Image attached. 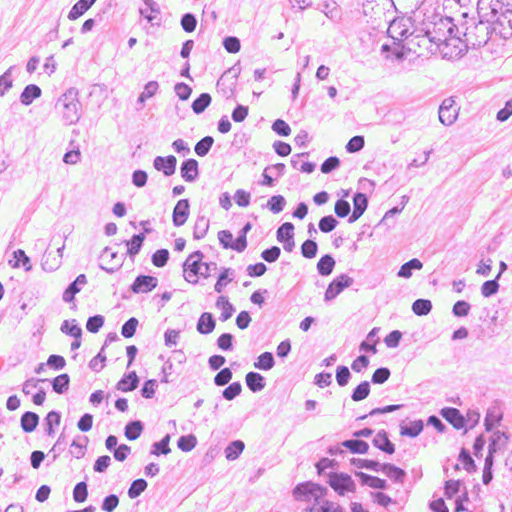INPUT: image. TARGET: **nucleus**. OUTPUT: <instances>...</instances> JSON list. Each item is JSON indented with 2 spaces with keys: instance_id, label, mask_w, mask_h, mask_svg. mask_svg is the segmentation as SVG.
I'll use <instances>...</instances> for the list:
<instances>
[{
  "instance_id": "nucleus-24",
  "label": "nucleus",
  "mask_w": 512,
  "mask_h": 512,
  "mask_svg": "<svg viewBox=\"0 0 512 512\" xmlns=\"http://www.w3.org/2000/svg\"><path fill=\"white\" fill-rule=\"evenodd\" d=\"M39 424V416L35 412L26 411L20 418V426L26 433L33 432Z\"/></svg>"
},
{
  "instance_id": "nucleus-47",
  "label": "nucleus",
  "mask_w": 512,
  "mask_h": 512,
  "mask_svg": "<svg viewBox=\"0 0 512 512\" xmlns=\"http://www.w3.org/2000/svg\"><path fill=\"white\" fill-rule=\"evenodd\" d=\"M432 310V302L428 299H417L412 304V311L417 316H425Z\"/></svg>"
},
{
  "instance_id": "nucleus-11",
  "label": "nucleus",
  "mask_w": 512,
  "mask_h": 512,
  "mask_svg": "<svg viewBox=\"0 0 512 512\" xmlns=\"http://www.w3.org/2000/svg\"><path fill=\"white\" fill-rule=\"evenodd\" d=\"M158 285V279L150 275H139L131 285V290L138 293H148L156 288Z\"/></svg>"
},
{
  "instance_id": "nucleus-21",
  "label": "nucleus",
  "mask_w": 512,
  "mask_h": 512,
  "mask_svg": "<svg viewBox=\"0 0 512 512\" xmlns=\"http://www.w3.org/2000/svg\"><path fill=\"white\" fill-rule=\"evenodd\" d=\"M380 471L395 483L402 484L406 478V472L391 463H383Z\"/></svg>"
},
{
  "instance_id": "nucleus-62",
  "label": "nucleus",
  "mask_w": 512,
  "mask_h": 512,
  "mask_svg": "<svg viewBox=\"0 0 512 512\" xmlns=\"http://www.w3.org/2000/svg\"><path fill=\"white\" fill-rule=\"evenodd\" d=\"M218 240L224 249H232L235 250V240H233V235L228 230H221L218 232Z\"/></svg>"
},
{
  "instance_id": "nucleus-2",
  "label": "nucleus",
  "mask_w": 512,
  "mask_h": 512,
  "mask_svg": "<svg viewBox=\"0 0 512 512\" xmlns=\"http://www.w3.org/2000/svg\"><path fill=\"white\" fill-rule=\"evenodd\" d=\"M54 109L64 125L76 124L82 114V104L79 100L78 90L74 87L66 90L57 99Z\"/></svg>"
},
{
  "instance_id": "nucleus-45",
  "label": "nucleus",
  "mask_w": 512,
  "mask_h": 512,
  "mask_svg": "<svg viewBox=\"0 0 512 512\" xmlns=\"http://www.w3.org/2000/svg\"><path fill=\"white\" fill-rule=\"evenodd\" d=\"M60 265V258H56L51 252L45 251L41 262L43 270L52 272L58 269Z\"/></svg>"
},
{
  "instance_id": "nucleus-44",
  "label": "nucleus",
  "mask_w": 512,
  "mask_h": 512,
  "mask_svg": "<svg viewBox=\"0 0 512 512\" xmlns=\"http://www.w3.org/2000/svg\"><path fill=\"white\" fill-rule=\"evenodd\" d=\"M350 463L359 469H368L374 472H379L382 467V464L378 461L368 459L352 458Z\"/></svg>"
},
{
  "instance_id": "nucleus-6",
  "label": "nucleus",
  "mask_w": 512,
  "mask_h": 512,
  "mask_svg": "<svg viewBox=\"0 0 512 512\" xmlns=\"http://www.w3.org/2000/svg\"><path fill=\"white\" fill-rule=\"evenodd\" d=\"M327 482L331 488L339 495L346 492H355L356 484L350 475L346 473L329 472Z\"/></svg>"
},
{
  "instance_id": "nucleus-23",
  "label": "nucleus",
  "mask_w": 512,
  "mask_h": 512,
  "mask_svg": "<svg viewBox=\"0 0 512 512\" xmlns=\"http://www.w3.org/2000/svg\"><path fill=\"white\" fill-rule=\"evenodd\" d=\"M310 512H344L343 508L336 502L329 501L322 497L310 508Z\"/></svg>"
},
{
  "instance_id": "nucleus-5",
  "label": "nucleus",
  "mask_w": 512,
  "mask_h": 512,
  "mask_svg": "<svg viewBox=\"0 0 512 512\" xmlns=\"http://www.w3.org/2000/svg\"><path fill=\"white\" fill-rule=\"evenodd\" d=\"M204 258V254L197 250L191 253L188 258L183 263L184 277L186 281L192 284L198 283V276L200 275V271L202 269V259Z\"/></svg>"
},
{
  "instance_id": "nucleus-40",
  "label": "nucleus",
  "mask_w": 512,
  "mask_h": 512,
  "mask_svg": "<svg viewBox=\"0 0 512 512\" xmlns=\"http://www.w3.org/2000/svg\"><path fill=\"white\" fill-rule=\"evenodd\" d=\"M51 384L54 392L63 394L69 389L70 377L66 373L60 374L51 381Z\"/></svg>"
},
{
  "instance_id": "nucleus-52",
  "label": "nucleus",
  "mask_w": 512,
  "mask_h": 512,
  "mask_svg": "<svg viewBox=\"0 0 512 512\" xmlns=\"http://www.w3.org/2000/svg\"><path fill=\"white\" fill-rule=\"evenodd\" d=\"M147 486L148 484L145 479L139 478L134 480L128 489V496L131 499L137 498L146 490Z\"/></svg>"
},
{
  "instance_id": "nucleus-13",
  "label": "nucleus",
  "mask_w": 512,
  "mask_h": 512,
  "mask_svg": "<svg viewBox=\"0 0 512 512\" xmlns=\"http://www.w3.org/2000/svg\"><path fill=\"white\" fill-rule=\"evenodd\" d=\"M177 159L173 155L166 157L157 156L153 160V166L157 171L163 172L165 176H171L176 171Z\"/></svg>"
},
{
  "instance_id": "nucleus-59",
  "label": "nucleus",
  "mask_w": 512,
  "mask_h": 512,
  "mask_svg": "<svg viewBox=\"0 0 512 512\" xmlns=\"http://www.w3.org/2000/svg\"><path fill=\"white\" fill-rule=\"evenodd\" d=\"M169 251L167 249H158L152 255L151 261L154 266L161 268L164 267L169 260Z\"/></svg>"
},
{
  "instance_id": "nucleus-30",
  "label": "nucleus",
  "mask_w": 512,
  "mask_h": 512,
  "mask_svg": "<svg viewBox=\"0 0 512 512\" xmlns=\"http://www.w3.org/2000/svg\"><path fill=\"white\" fill-rule=\"evenodd\" d=\"M335 260L330 254L323 255L317 263V271L321 276H328L333 272Z\"/></svg>"
},
{
  "instance_id": "nucleus-36",
  "label": "nucleus",
  "mask_w": 512,
  "mask_h": 512,
  "mask_svg": "<svg viewBox=\"0 0 512 512\" xmlns=\"http://www.w3.org/2000/svg\"><path fill=\"white\" fill-rule=\"evenodd\" d=\"M424 428L422 420L411 421L408 425L401 426V435L408 436L411 438L417 437Z\"/></svg>"
},
{
  "instance_id": "nucleus-15",
  "label": "nucleus",
  "mask_w": 512,
  "mask_h": 512,
  "mask_svg": "<svg viewBox=\"0 0 512 512\" xmlns=\"http://www.w3.org/2000/svg\"><path fill=\"white\" fill-rule=\"evenodd\" d=\"M368 206V198L364 193L357 192L353 196V211L348 218L349 223L357 221L365 212Z\"/></svg>"
},
{
  "instance_id": "nucleus-1",
  "label": "nucleus",
  "mask_w": 512,
  "mask_h": 512,
  "mask_svg": "<svg viewBox=\"0 0 512 512\" xmlns=\"http://www.w3.org/2000/svg\"><path fill=\"white\" fill-rule=\"evenodd\" d=\"M462 17L466 19L461 23V28L463 29L462 42L465 43L466 47L476 49L485 45L496 27H491L485 21H476L474 18L467 19L466 13H463Z\"/></svg>"
},
{
  "instance_id": "nucleus-41",
  "label": "nucleus",
  "mask_w": 512,
  "mask_h": 512,
  "mask_svg": "<svg viewBox=\"0 0 512 512\" xmlns=\"http://www.w3.org/2000/svg\"><path fill=\"white\" fill-rule=\"evenodd\" d=\"M275 360L271 352H264L260 354L257 361L254 363V367L259 370H270L274 367Z\"/></svg>"
},
{
  "instance_id": "nucleus-63",
  "label": "nucleus",
  "mask_w": 512,
  "mask_h": 512,
  "mask_svg": "<svg viewBox=\"0 0 512 512\" xmlns=\"http://www.w3.org/2000/svg\"><path fill=\"white\" fill-rule=\"evenodd\" d=\"M241 391L242 386L240 382H233L222 391V396L224 399L231 401L239 396Z\"/></svg>"
},
{
  "instance_id": "nucleus-48",
  "label": "nucleus",
  "mask_w": 512,
  "mask_h": 512,
  "mask_svg": "<svg viewBox=\"0 0 512 512\" xmlns=\"http://www.w3.org/2000/svg\"><path fill=\"white\" fill-rule=\"evenodd\" d=\"M370 394V383L368 381L361 382L354 388L351 394V399L355 402L366 399Z\"/></svg>"
},
{
  "instance_id": "nucleus-28",
  "label": "nucleus",
  "mask_w": 512,
  "mask_h": 512,
  "mask_svg": "<svg viewBox=\"0 0 512 512\" xmlns=\"http://www.w3.org/2000/svg\"><path fill=\"white\" fill-rule=\"evenodd\" d=\"M215 306L218 309L222 310V313L220 315V320L222 322H225L228 319H230L233 313L235 312L234 306L229 302L226 296H219L216 300Z\"/></svg>"
},
{
  "instance_id": "nucleus-9",
  "label": "nucleus",
  "mask_w": 512,
  "mask_h": 512,
  "mask_svg": "<svg viewBox=\"0 0 512 512\" xmlns=\"http://www.w3.org/2000/svg\"><path fill=\"white\" fill-rule=\"evenodd\" d=\"M439 121L445 125H452L458 116V109L455 107V101L452 97L443 100L439 107Z\"/></svg>"
},
{
  "instance_id": "nucleus-12",
  "label": "nucleus",
  "mask_w": 512,
  "mask_h": 512,
  "mask_svg": "<svg viewBox=\"0 0 512 512\" xmlns=\"http://www.w3.org/2000/svg\"><path fill=\"white\" fill-rule=\"evenodd\" d=\"M190 214V203L188 199H180L172 213V221L174 226L180 227L184 225Z\"/></svg>"
},
{
  "instance_id": "nucleus-60",
  "label": "nucleus",
  "mask_w": 512,
  "mask_h": 512,
  "mask_svg": "<svg viewBox=\"0 0 512 512\" xmlns=\"http://www.w3.org/2000/svg\"><path fill=\"white\" fill-rule=\"evenodd\" d=\"M338 225V221L332 215L324 216L320 219L318 226L320 231L323 233H329L333 231Z\"/></svg>"
},
{
  "instance_id": "nucleus-51",
  "label": "nucleus",
  "mask_w": 512,
  "mask_h": 512,
  "mask_svg": "<svg viewBox=\"0 0 512 512\" xmlns=\"http://www.w3.org/2000/svg\"><path fill=\"white\" fill-rule=\"evenodd\" d=\"M15 66L9 67L1 76H0V96H4L5 93L12 87L13 79L12 72L15 70Z\"/></svg>"
},
{
  "instance_id": "nucleus-8",
  "label": "nucleus",
  "mask_w": 512,
  "mask_h": 512,
  "mask_svg": "<svg viewBox=\"0 0 512 512\" xmlns=\"http://www.w3.org/2000/svg\"><path fill=\"white\" fill-rule=\"evenodd\" d=\"M353 283V278L349 277L346 274H341L340 276L333 279V281L328 285L324 299L325 301H331L336 298L345 288L350 287Z\"/></svg>"
},
{
  "instance_id": "nucleus-31",
  "label": "nucleus",
  "mask_w": 512,
  "mask_h": 512,
  "mask_svg": "<svg viewBox=\"0 0 512 512\" xmlns=\"http://www.w3.org/2000/svg\"><path fill=\"white\" fill-rule=\"evenodd\" d=\"M341 446L347 448L352 453L365 454L368 452L369 445L361 439H349L341 443Z\"/></svg>"
},
{
  "instance_id": "nucleus-7",
  "label": "nucleus",
  "mask_w": 512,
  "mask_h": 512,
  "mask_svg": "<svg viewBox=\"0 0 512 512\" xmlns=\"http://www.w3.org/2000/svg\"><path fill=\"white\" fill-rule=\"evenodd\" d=\"M449 29H452V18H440L439 21L433 24L432 29H428L426 31V36L430 42L435 43L438 46L441 44L446 45V34Z\"/></svg>"
},
{
  "instance_id": "nucleus-19",
  "label": "nucleus",
  "mask_w": 512,
  "mask_h": 512,
  "mask_svg": "<svg viewBox=\"0 0 512 512\" xmlns=\"http://www.w3.org/2000/svg\"><path fill=\"white\" fill-rule=\"evenodd\" d=\"M216 326L214 316L210 312H203L196 324V329L200 334L207 335L213 332Z\"/></svg>"
},
{
  "instance_id": "nucleus-17",
  "label": "nucleus",
  "mask_w": 512,
  "mask_h": 512,
  "mask_svg": "<svg viewBox=\"0 0 512 512\" xmlns=\"http://www.w3.org/2000/svg\"><path fill=\"white\" fill-rule=\"evenodd\" d=\"M182 178L187 182H193L199 175L198 162L195 159H186L180 167Z\"/></svg>"
},
{
  "instance_id": "nucleus-56",
  "label": "nucleus",
  "mask_w": 512,
  "mask_h": 512,
  "mask_svg": "<svg viewBox=\"0 0 512 512\" xmlns=\"http://www.w3.org/2000/svg\"><path fill=\"white\" fill-rule=\"evenodd\" d=\"M196 444L197 439L193 434L181 436L177 441L178 448L184 452L191 451L192 449H194Z\"/></svg>"
},
{
  "instance_id": "nucleus-3",
  "label": "nucleus",
  "mask_w": 512,
  "mask_h": 512,
  "mask_svg": "<svg viewBox=\"0 0 512 512\" xmlns=\"http://www.w3.org/2000/svg\"><path fill=\"white\" fill-rule=\"evenodd\" d=\"M477 14L480 21H485L491 26L497 25L503 29L507 26V16L504 14L501 0H478Z\"/></svg>"
},
{
  "instance_id": "nucleus-64",
  "label": "nucleus",
  "mask_w": 512,
  "mask_h": 512,
  "mask_svg": "<svg viewBox=\"0 0 512 512\" xmlns=\"http://www.w3.org/2000/svg\"><path fill=\"white\" fill-rule=\"evenodd\" d=\"M197 19L192 13H185L181 18V27L187 32L191 33L196 29Z\"/></svg>"
},
{
  "instance_id": "nucleus-61",
  "label": "nucleus",
  "mask_w": 512,
  "mask_h": 512,
  "mask_svg": "<svg viewBox=\"0 0 512 512\" xmlns=\"http://www.w3.org/2000/svg\"><path fill=\"white\" fill-rule=\"evenodd\" d=\"M365 145V139L361 135H356L352 137L348 143L346 144L345 148L348 153H356L363 149Z\"/></svg>"
},
{
  "instance_id": "nucleus-33",
  "label": "nucleus",
  "mask_w": 512,
  "mask_h": 512,
  "mask_svg": "<svg viewBox=\"0 0 512 512\" xmlns=\"http://www.w3.org/2000/svg\"><path fill=\"white\" fill-rule=\"evenodd\" d=\"M422 267H423L422 262L417 258H413V259L409 260L408 262L404 263L400 267L397 275H398V277L408 279L412 276L413 270H420V269H422Z\"/></svg>"
},
{
  "instance_id": "nucleus-42",
  "label": "nucleus",
  "mask_w": 512,
  "mask_h": 512,
  "mask_svg": "<svg viewBox=\"0 0 512 512\" xmlns=\"http://www.w3.org/2000/svg\"><path fill=\"white\" fill-rule=\"evenodd\" d=\"M502 419V413L496 408H489L484 420L487 431H491Z\"/></svg>"
},
{
  "instance_id": "nucleus-54",
  "label": "nucleus",
  "mask_w": 512,
  "mask_h": 512,
  "mask_svg": "<svg viewBox=\"0 0 512 512\" xmlns=\"http://www.w3.org/2000/svg\"><path fill=\"white\" fill-rule=\"evenodd\" d=\"M459 461L463 464L464 469L468 473H473L477 470V466L471 457L470 452L465 448H462L459 453Z\"/></svg>"
},
{
  "instance_id": "nucleus-16",
  "label": "nucleus",
  "mask_w": 512,
  "mask_h": 512,
  "mask_svg": "<svg viewBox=\"0 0 512 512\" xmlns=\"http://www.w3.org/2000/svg\"><path fill=\"white\" fill-rule=\"evenodd\" d=\"M440 414L446 421H448L456 429H461L465 426V418L456 408H442Z\"/></svg>"
},
{
  "instance_id": "nucleus-57",
  "label": "nucleus",
  "mask_w": 512,
  "mask_h": 512,
  "mask_svg": "<svg viewBox=\"0 0 512 512\" xmlns=\"http://www.w3.org/2000/svg\"><path fill=\"white\" fill-rule=\"evenodd\" d=\"M292 237H294V225L291 222H285L278 227L276 238L279 242Z\"/></svg>"
},
{
  "instance_id": "nucleus-27",
  "label": "nucleus",
  "mask_w": 512,
  "mask_h": 512,
  "mask_svg": "<svg viewBox=\"0 0 512 512\" xmlns=\"http://www.w3.org/2000/svg\"><path fill=\"white\" fill-rule=\"evenodd\" d=\"M96 0H78L71 8L68 14L69 20H76L88 11Z\"/></svg>"
},
{
  "instance_id": "nucleus-18",
  "label": "nucleus",
  "mask_w": 512,
  "mask_h": 512,
  "mask_svg": "<svg viewBox=\"0 0 512 512\" xmlns=\"http://www.w3.org/2000/svg\"><path fill=\"white\" fill-rule=\"evenodd\" d=\"M87 283V278L84 274H80L76 279L68 285L63 293V300L67 303L72 302L77 293L80 292L81 287Z\"/></svg>"
},
{
  "instance_id": "nucleus-38",
  "label": "nucleus",
  "mask_w": 512,
  "mask_h": 512,
  "mask_svg": "<svg viewBox=\"0 0 512 512\" xmlns=\"http://www.w3.org/2000/svg\"><path fill=\"white\" fill-rule=\"evenodd\" d=\"M145 240L144 233L134 234L132 238L126 242L128 246L127 253L130 257L135 256L141 250L143 242Z\"/></svg>"
},
{
  "instance_id": "nucleus-55",
  "label": "nucleus",
  "mask_w": 512,
  "mask_h": 512,
  "mask_svg": "<svg viewBox=\"0 0 512 512\" xmlns=\"http://www.w3.org/2000/svg\"><path fill=\"white\" fill-rule=\"evenodd\" d=\"M286 205V200L282 195H274L267 202V208L274 214L283 211Z\"/></svg>"
},
{
  "instance_id": "nucleus-22",
  "label": "nucleus",
  "mask_w": 512,
  "mask_h": 512,
  "mask_svg": "<svg viewBox=\"0 0 512 512\" xmlns=\"http://www.w3.org/2000/svg\"><path fill=\"white\" fill-rule=\"evenodd\" d=\"M139 378L135 371L129 372L124 375L117 383L116 388L122 392L133 391L138 387Z\"/></svg>"
},
{
  "instance_id": "nucleus-50",
  "label": "nucleus",
  "mask_w": 512,
  "mask_h": 512,
  "mask_svg": "<svg viewBox=\"0 0 512 512\" xmlns=\"http://www.w3.org/2000/svg\"><path fill=\"white\" fill-rule=\"evenodd\" d=\"M61 415L57 411H50L45 419H44V426H45V432L47 435L51 436L54 434L53 426H58L60 424Z\"/></svg>"
},
{
  "instance_id": "nucleus-32",
  "label": "nucleus",
  "mask_w": 512,
  "mask_h": 512,
  "mask_svg": "<svg viewBox=\"0 0 512 512\" xmlns=\"http://www.w3.org/2000/svg\"><path fill=\"white\" fill-rule=\"evenodd\" d=\"M235 271L232 268H222L221 273L218 276L217 282L214 285V290L217 293H221L224 287L233 281Z\"/></svg>"
},
{
  "instance_id": "nucleus-39",
  "label": "nucleus",
  "mask_w": 512,
  "mask_h": 512,
  "mask_svg": "<svg viewBox=\"0 0 512 512\" xmlns=\"http://www.w3.org/2000/svg\"><path fill=\"white\" fill-rule=\"evenodd\" d=\"M212 98L209 93L200 94L191 105V108L195 114H201L210 105Z\"/></svg>"
},
{
  "instance_id": "nucleus-10",
  "label": "nucleus",
  "mask_w": 512,
  "mask_h": 512,
  "mask_svg": "<svg viewBox=\"0 0 512 512\" xmlns=\"http://www.w3.org/2000/svg\"><path fill=\"white\" fill-rule=\"evenodd\" d=\"M409 19H394L388 28V34L395 41L407 39L412 33L409 31Z\"/></svg>"
},
{
  "instance_id": "nucleus-34",
  "label": "nucleus",
  "mask_w": 512,
  "mask_h": 512,
  "mask_svg": "<svg viewBox=\"0 0 512 512\" xmlns=\"http://www.w3.org/2000/svg\"><path fill=\"white\" fill-rule=\"evenodd\" d=\"M143 429L144 425L140 420L130 421L126 424L124 429L125 437L128 440H136L140 437Z\"/></svg>"
},
{
  "instance_id": "nucleus-58",
  "label": "nucleus",
  "mask_w": 512,
  "mask_h": 512,
  "mask_svg": "<svg viewBox=\"0 0 512 512\" xmlns=\"http://www.w3.org/2000/svg\"><path fill=\"white\" fill-rule=\"evenodd\" d=\"M318 251V245L314 240L307 239L301 245V254L303 257L312 259L316 256Z\"/></svg>"
},
{
  "instance_id": "nucleus-43",
  "label": "nucleus",
  "mask_w": 512,
  "mask_h": 512,
  "mask_svg": "<svg viewBox=\"0 0 512 512\" xmlns=\"http://www.w3.org/2000/svg\"><path fill=\"white\" fill-rule=\"evenodd\" d=\"M252 229V224L247 222L239 231L237 238L235 239V251L241 253L247 247V233Z\"/></svg>"
},
{
  "instance_id": "nucleus-53",
  "label": "nucleus",
  "mask_w": 512,
  "mask_h": 512,
  "mask_svg": "<svg viewBox=\"0 0 512 512\" xmlns=\"http://www.w3.org/2000/svg\"><path fill=\"white\" fill-rule=\"evenodd\" d=\"M60 330L63 333L70 335L74 338H81V335H82V329L76 323L75 320H72L71 322L68 320L63 321Z\"/></svg>"
},
{
  "instance_id": "nucleus-46",
  "label": "nucleus",
  "mask_w": 512,
  "mask_h": 512,
  "mask_svg": "<svg viewBox=\"0 0 512 512\" xmlns=\"http://www.w3.org/2000/svg\"><path fill=\"white\" fill-rule=\"evenodd\" d=\"M213 144L214 138L212 136H205L196 143L194 151L199 157H204L209 153Z\"/></svg>"
},
{
  "instance_id": "nucleus-35",
  "label": "nucleus",
  "mask_w": 512,
  "mask_h": 512,
  "mask_svg": "<svg viewBox=\"0 0 512 512\" xmlns=\"http://www.w3.org/2000/svg\"><path fill=\"white\" fill-rule=\"evenodd\" d=\"M208 229L209 220L203 215L198 216L193 228V238L196 240L204 238L208 232Z\"/></svg>"
},
{
  "instance_id": "nucleus-26",
  "label": "nucleus",
  "mask_w": 512,
  "mask_h": 512,
  "mask_svg": "<svg viewBox=\"0 0 512 512\" xmlns=\"http://www.w3.org/2000/svg\"><path fill=\"white\" fill-rule=\"evenodd\" d=\"M41 89L36 84L27 85L20 95V101L23 105L28 106L41 96Z\"/></svg>"
},
{
  "instance_id": "nucleus-49",
  "label": "nucleus",
  "mask_w": 512,
  "mask_h": 512,
  "mask_svg": "<svg viewBox=\"0 0 512 512\" xmlns=\"http://www.w3.org/2000/svg\"><path fill=\"white\" fill-rule=\"evenodd\" d=\"M170 435H165L160 441L153 443L151 454L159 456V455H167L171 452L169 447Z\"/></svg>"
},
{
  "instance_id": "nucleus-14",
  "label": "nucleus",
  "mask_w": 512,
  "mask_h": 512,
  "mask_svg": "<svg viewBox=\"0 0 512 512\" xmlns=\"http://www.w3.org/2000/svg\"><path fill=\"white\" fill-rule=\"evenodd\" d=\"M286 170V166L283 163H277L274 165L267 166L263 171V180L261 181V185L273 187L275 184V180L273 176L279 178L284 175Z\"/></svg>"
},
{
  "instance_id": "nucleus-4",
  "label": "nucleus",
  "mask_w": 512,
  "mask_h": 512,
  "mask_svg": "<svg viewBox=\"0 0 512 512\" xmlns=\"http://www.w3.org/2000/svg\"><path fill=\"white\" fill-rule=\"evenodd\" d=\"M328 492L326 487H323L319 484L313 482H303L299 483L293 489V496L298 501H312L316 503L322 497H324Z\"/></svg>"
},
{
  "instance_id": "nucleus-29",
  "label": "nucleus",
  "mask_w": 512,
  "mask_h": 512,
  "mask_svg": "<svg viewBox=\"0 0 512 512\" xmlns=\"http://www.w3.org/2000/svg\"><path fill=\"white\" fill-rule=\"evenodd\" d=\"M508 439L509 437L505 432H494L490 438L488 450H491V453H496L506 446Z\"/></svg>"
},
{
  "instance_id": "nucleus-25",
  "label": "nucleus",
  "mask_w": 512,
  "mask_h": 512,
  "mask_svg": "<svg viewBox=\"0 0 512 512\" xmlns=\"http://www.w3.org/2000/svg\"><path fill=\"white\" fill-rule=\"evenodd\" d=\"M247 387L254 393L259 392L265 388V378L257 372H248L245 376Z\"/></svg>"
},
{
  "instance_id": "nucleus-20",
  "label": "nucleus",
  "mask_w": 512,
  "mask_h": 512,
  "mask_svg": "<svg viewBox=\"0 0 512 512\" xmlns=\"http://www.w3.org/2000/svg\"><path fill=\"white\" fill-rule=\"evenodd\" d=\"M373 445L387 454L395 452V445L389 440L385 430L379 431L372 441Z\"/></svg>"
},
{
  "instance_id": "nucleus-37",
  "label": "nucleus",
  "mask_w": 512,
  "mask_h": 512,
  "mask_svg": "<svg viewBox=\"0 0 512 512\" xmlns=\"http://www.w3.org/2000/svg\"><path fill=\"white\" fill-rule=\"evenodd\" d=\"M245 448L244 442L241 440H235L232 441L226 448H225V457L230 460H236L240 454L243 452Z\"/></svg>"
}]
</instances>
